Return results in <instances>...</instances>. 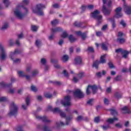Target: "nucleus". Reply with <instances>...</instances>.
I'll use <instances>...</instances> for the list:
<instances>
[{
  "mask_svg": "<svg viewBox=\"0 0 131 131\" xmlns=\"http://www.w3.org/2000/svg\"><path fill=\"white\" fill-rule=\"evenodd\" d=\"M14 14L17 19L22 20L26 15L28 14V9L26 7H23V5L18 4L17 8L14 11Z\"/></svg>",
  "mask_w": 131,
  "mask_h": 131,
  "instance_id": "nucleus-1",
  "label": "nucleus"
},
{
  "mask_svg": "<svg viewBox=\"0 0 131 131\" xmlns=\"http://www.w3.org/2000/svg\"><path fill=\"white\" fill-rule=\"evenodd\" d=\"M102 12L105 16H109L112 11V1L102 0Z\"/></svg>",
  "mask_w": 131,
  "mask_h": 131,
  "instance_id": "nucleus-2",
  "label": "nucleus"
},
{
  "mask_svg": "<svg viewBox=\"0 0 131 131\" xmlns=\"http://www.w3.org/2000/svg\"><path fill=\"white\" fill-rule=\"evenodd\" d=\"M54 112H56V113H59L61 118H66V125H68L69 123H70V121L72 120V118H73V116L72 115L66 117V114L64 112L61 111V110L59 108V107L55 108Z\"/></svg>",
  "mask_w": 131,
  "mask_h": 131,
  "instance_id": "nucleus-3",
  "label": "nucleus"
},
{
  "mask_svg": "<svg viewBox=\"0 0 131 131\" xmlns=\"http://www.w3.org/2000/svg\"><path fill=\"white\" fill-rule=\"evenodd\" d=\"M46 6L42 4H38L36 5V8L33 9V13L35 14H37L39 16H43V11H42V9H45Z\"/></svg>",
  "mask_w": 131,
  "mask_h": 131,
  "instance_id": "nucleus-4",
  "label": "nucleus"
},
{
  "mask_svg": "<svg viewBox=\"0 0 131 131\" xmlns=\"http://www.w3.org/2000/svg\"><path fill=\"white\" fill-rule=\"evenodd\" d=\"M10 112L8 114L9 116H16L18 113V106L14 102H11L10 107Z\"/></svg>",
  "mask_w": 131,
  "mask_h": 131,
  "instance_id": "nucleus-5",
  "label": "nucleus"
},
{
  "mask_svg": "<svg viewBox=\"0 0 131 131\" xmlns=\"http://www.w3.org/2000/svg\"><path fill=\"white\" fill-rule=\"evenodd\" d=\"M91 17L98 20V23L102 22V15H100V11L99 10H95L91 14Z\"/></svg>",
  "mask_w": 131,
  "mask_h": 131,
  "instance_id": "nucleus-6",
  "label": "nucleus"
},
{
  "mask_svg": "<svg viewBox=\"0 0 131 131\" xmlns=\"http://www.w3.org/2000/svg\"><path fill=\"white\" fill-rule=\"evenodd\" d=\"M71 100V97L68 95L64 97V99L61 101V103L64 107H66V106H71V102H70Z\"/></svg>",
  "mask_w": 131,
  "mask_h": 131,
  "instance_id": "nucleus-7",
  "label": "nucleus"
},
{
  "mask_svg": "<svg viewBox=\"0 0 131 131\" xmlns=\"http://www.w3.org/2000/svg\"><path fill=\"white\" fill-rule=\"evenodd\" d=\"M116 53L118 54V53H121V55H122V58L124 59H127V57L128 54H129V52L127 50H123L122 48H119L116 50Z\"/></svg>",
  "mask_w": 131,
  "mask_h": 131,
  "instance_id": "nucleus-8",
  "label": "nucleus"
},
{
  "mask_svg": "<svg viewBox=\"0 0 131 131\" xmlns=\"http://www.w3.org/2000/svg\"><path fill=\"white\" fill-rule=\"evenodd\" d=\"M21 53V51L18 49H16L14 52H11L10 55V58L11 60H12L13 61V63H19L20 61H21V59L17 58L14 60V58H13V57H14V55H16L17 54H20Z\"/></svg>",
  "mask_w": 131,
  "mask_h": 131,
  "instance_id": "nucleus-9",
  "label": "nucleus"
},
{
  "mask_svg": "<svg viewBox=\"0 0 131 131\" xmlns=\"http://www.w3.org/2000/svg\"><path fill=\"white\" fill-rule=\"evenodd\" d=\"M74 96L76 98H78V99H82L84 97L83 93L81 92L80 90L77 89L73 92Z\"/></svg>",
  "mask_w": 131,
  "mask_h": 131,
  "instance_id": "nucleus-10",
  "label": "nucleus"
},
{
  "mask_svg": "<svg viewBox=\"0 0 131 131\" xmlns=\"http://www.w3.org/2000/svg\"><path fill=\"white\" fill-rule=\"evenodd\" d=\"M124 35L123 33H119L118 35V38L116 39L117 42L119 43L120 45H123L124 42H125V39L122 38V37Z\"/></svg>",
  "mask_w": 131,
  "mask_h": 131,
  "instance_id": "nucleus-11",
  "label": "nucleus"
},
{
  "mask_svg": "<svg viewBox=\"0 0 131 131\" xmlns=\"http://www.w3.org/2000/svg\"><path fill=\"white\" fill-rule=\"evenodd\" d=\"M51 31L54 33H56L58 32H62V33H67L66 30H63V29L61 27L54 28L51 29Z\"/></svg>",
  "mask_w": 131,
  "mask_h": 131,
  "instance_id": "nucleus-12",
  "label": "nucleus"
},
{
  "mask_svg": "<svg viewBox=\"0 0 131 131\" xmlns=\"http://www.w3.org/2000/svg\"><path fill=\"white\" fill-rule=\"evenodd\" d=\"M36 119H38L39 120H42L43 122H45V123H50V122H52V121L48 119V117L46 116L41 117L37 116H36Z\"/></svg>",
  "mask_w": 131,
  "mask_h": 131,
  "instance_id": "nucleus-13",
  "label": "nucleus"
},
{
  "mask_svg": "<svg viewBox=\"0 0 131 131\" xmlns=\"http://www.w3.org/2000/svg\"><path fill=\"white\" fill-rule=\"evenodd\" d=\"M124 9L125 11V13L127 15H130L131 14V6L127 5L126 4H124Z\"/></svg>",
  "mask_w": 131,
  "mask_h": 131,
  "instance_id": "nucleus-14",
  "label": "nucleus"
},
{
  "mask_svg": "<svg viewBox=\"0 0 131 131\" xmlns=\"http://www.w3.org/2000/svg\"><path fill=\"white\" fill-rule=\"evenodd\" d=\"M122 9L121 7H118L116 9V18H121L122 16H123L122 13H121V10Z\"/></svg>",
  "mask_w": 131,
  "mask_h": 131,
  "instance_id": "nucleus-15",
  "label": "nucleus"
},
{
  "mask_svg": "<svg viewBox=\"0 0 131 131\" xmlns=\"http://www.w3.org/2000/svg\"><path fill=\"white\" fill-rule=\"evenodd\" d=\"M0 49L1 50V59L2 60H6V57L7 56L5 54V49H4V47L2 44H0Z\"/></svg>",
  "mask_w": 131,
  "mask_h": 131,
  "instance_id": "nucleus-16",
  "label": "nucleus"
},
{
  "mask_svg": "<svg viewBox=\"0 0 131 131\" xmlns=\"http://www.w3.org/2000/svg\"><path fill=\"white\" fill-rule=\"evenodd\" d=\"M82 62V59L80 56H77L75 58V64L76 65H80Z\"/></svg>",
  "mask_w": 131,
  "mask_h": 131,
  "instance_id": "nucleus-17",
  "label": "nucleus"
},
{
  "mask_svg": "<svg viewBox=\"0 0 131 131\" xmlns=\"http://www.w3.org/2000/svg\"><path fill=\"white\" fill-rule=\"evenodd\" d=\"M108 111H110L111 115H113V116H116L118 114V112H117L115 107H113L112 108H110L108 110Z\"/></svg>",
  "mask_w": 131,
  "mask_h": 131,
  "instance_id": "nucleus-18",
  "label": "nucleus"
},
{
  "mask_svg": "<svg viewBox=\"0 0 131 131\" xmlns=\"http://www.w3.org/2000/svg\"><path fill=\"white\" fill-rule=\"evenodd\" d=\"M1 86L2 88H12V83H6L4 82H1L0 83Z\"/></svg>",
  "mask_w": 131,
  "mask_h": 131,
  "instance_id": "nucleus-19",
  "label": "nucleus"
},
{
  "mask_svg": "<svg viewBox=\"0 0 131 131\" xmlns=\"http://www.w3.org/2000/svg\"><path fill=\"white\" fill-rule=\"evenodd\" d=\"M106 54H104L100 57V61H99V63H101V64H105L106 63Z\"/></svg>",
  "mask_w": 131,
  "mask_h": 131,
  "instance_id": "nucleus-20",
  "label": "nucleus"
},
{
  "mask_svg": "<svg viewBox=\"0 0 131 131\" xmlns=\"http://www.w3.org/2000/svg\"><path fill=\"white\" fill-rule=\"evenodd\" d=\"M118 121V118H116V117H114L113 118H108L107 120H106V122H108V123H111L112 124L113 123V122H114L115 121Z\"/></svg>",
  "mask_w": 131,
  "mask_h": 131,
  "instance_id": "nucleus-21",
  "label": "nucleus"
},
{
  "mask_svg": "<svg viewBox=\"0 0 131 131\" xmlns=\"http://www.w3.org/2000/svg\"><path fill=\"white\" fill-rule=\"evenodd\" d=\"M121 110L123 111V113L124 114L129 113V110H128V107H127L126 106H125L123 108H121Z\"/></svg>",
  "mask_w": 131,
  "mask_h": 131,
  "instance_id": "nucleus-22",
  "label": "nucleus"
},
{
  "mask_svg": "<svg viewBox=\"0 0 131 131\" xmlns=\"http://www.w3.org/2000/svg\"><path fill=\"white\" fill-rule=\"evenodd\" d=\"M69 40L70 41V42L73 43L75 42V41H76V38L74 37L73 36V35H70L69 37Z\"/></svg>",
  "mask_w": 131,
  "mask_h": 131,
  "instance_id": "nucleus-23",
  "label": "nucleus"
},
{
  "mask_svg": "<svg viewBox=\"0 0 131 131\" xmlns=\"http://www.w3.org/2000/svg\"><path fill=\"white\" fill-rule=\"evenodd\" d=\"M90 89L92 90V93L93 95H95L97 93V90L98 88L96 85H91Z\"/></svg>",
  "mask_w": 131,
  "mask_h": 131,
  "instance_id": "nucleus-24",
  "label": "nucleus"
},
{
  "mask_svg": "<svg viewBox=\"0 0 131 131\" xmlns=\"http://www.w3.org/2000/svg\"><path fill=\"white\" fill-rule=\"evenodd\" d=\"M69 60V56L67 55H64L61 57V60L62 62H67Z\"/></svg>",
  "mask_w": 131,
  "mask_h": 131,
  "instance_id": "nucleus-25",
  "label": "nucleus"
},
{
  "mask_svg": "<svg viewBox=\"0 0 131 131\" xmlns=\"http://www.w3.org/2000/svg\"><path fill=\"white\" fill-rule=\"evenodd\" d=\"M77 36H81L82 39L84 40L86 38V34L85 33H77Z\"/></svg>",
  "mask_w": 131,
  "mask_h": 131,
  "instance_id": "nucleus-26",
  "label": "nucleus"
},
{
  "mask_svg": "<svg viewBox=\"0 0 131 131\" xmlns=\"http://www.w3.org/2000/svg\"><path fill=\"white\" fill-rule=\"evenodd\" d=\"M99 64H101L100 61H99V60H96L93 62V67H95L96 69H98Z\"/></svg>",
  "mask_w": 131,
  "mask_h": 131,
  "instance_id": "nucleus-27",
  "label": "nucleus"
},
{
  "mask_svg": "<svg viewBox=\"0 0 131 131\" xmlns=\"http://www.w3.org/2000/svg\"><path fill=\"white\" fill-rule=\"evenodd\" d=\"M114 96L116 99H121L122 94H121V93H119V92H116Z\"/></svg>",
  "mask_w": 131,
  "mask_h": 131,
  "instance_id": "nucleus-28",
  "label": "nucleus"
},
{
  "mask_svg": "<svg viewBox=\"0 0 131 131\" xmlns=\"http://www.w3.org/2000/svg\"><path fill=\"white\" fill-rule=\"evenodd\" d=\"M74 26H76V27H82V25H83V23L75 21L74 23Z\"/></svg>",
  "mask_w": 131,
  "mask_h": 131,
  "instance_id": "nucleus-29",
  "label": "nucleus"
},
{
  "mask_svg": "<svg viewBox=\"0 0 131 131\" xmlns=\"http://www.w3.org/2000/svg\"><path fill=\"white\" fill-rule=\"evenodd\" d=\"M42 129L43 131H52V129L50 128V127L47 125H45L42 127Z\"/></svg>",
  "mask_w": 131,
  "mask_h": 131,
  "instance_id": "nucleus-30",
  "label": "nucleus"
},
{
  "mask_svg": "<svg viewBox=\"0 0 131 131\" xmlns=\"http://www.w3.org/2000/svg\"><path fill=\"white\" fill-rule=\"evenodd\" d=\"M3 4H4L6 8H8V7L10 6L11 3L9 0H3Z\"/></svg>",
  "mask_w": 131,
  "mask_h": 131,
  "instance_id": "nucleus-31",
  "label": "nucleus"
},
{
  "mask_svg": "<svg viewBox=\"0 0 131 131\" xmlns=\"http://www.w3.org/2000/svg\"><path fill=\"white\" fill-rule=\"evenodd\" d=\"M115 81H121L122 80V77L121 75H118L114 78Z\"/></svg>",
  "mask_w": 131,
  "mask_h": 131,
  "instance_id": "nucleus-32",
  "label": "nucleus"
},
{
  "mask_svg": "<svg viewBox=\"0 0 131 131\" xmlns=\"http://www.w3.org/2000/svg\"><path fill=\"white\" fill-rule=\"evenodd\" d=\"M45 98H47V99H51L52 97H53V95L50 93H46L44 95Z\"/></svg>",
  "mask_w": 131,
  "mask_h": 131,
  "instance_id": "nucleus-33",
  "label": "nucleus"
},
{
  "mask_svg": "<svg viewBox=\"0 0 131 131\" xmlns=\"http://www.w3.org/2000/svg\"><path fill=\"white\" fill-rule=\"evenodd\" d=\"M101 48L103 51H107L108 50V47H107L106 44H105V43L104 42L102 43Z\"/></svg>",
  "mask_w": 131,
  "mask_h": 131,
  "instance_id": "nucleus-34",
  "label": "nucleus"
},
{
  "mask_svg": "<svg viewBox=\"0 0 131 131\" xmlns=\"http://www.w3.org/2000/svg\"><path fill=\"white\" fill-rule=\"evenodd\" d=\"M28 4H29V0H23V3H20L19 5H21V6H23V8H25L24 5H27Z\"/></svg>",
  "mask_w": 131,
  "mask_h": 131,
  "instance_id": "nucleus-35",
  "label": "nucleus"
},
{
  "mask_svg": "<svg viewBox=\"0 0 131 131\" xmlns=\"http://www.w3.org/2000/svg\"><path fill=\"white\" fill-rule=\"evenodd\" d=\"M58 23H59V20H58L57 19H55V20L51 21V25L52 26H56V25H57V24H58Z\"/></svg>",
  "mask_w": 131,
  "mask_h": 131,
  "instance_id": "nucleus-36",
  "label": "nucleus"
},
{
  "mask_svg": "<svg viewBox=\"0 0 131 131\" xmlns=\"http://www.w3.org/2000/svg\"><path fill=\"white\" fill-rule=\"evenodd\" d=\"M17 74H18V76L19 77H25V75L24 74V73L21 71H17Z\"/></svg>",
  "mask_w": 131,
  "mask_h": 131,
  "instance_id": "nucleus-37",
  "label": "nucleus"
},
{
  "mask_svg": "<svg viewBox=\"0 0 131 131\" xmlns=\"http://www.w3.org/2000/svg\"><path fill=\"white\" fill-rule=\"evenodd\" d=\"M90 89H91V85H88L86 89V94L88 96L91 94V91H90Z\"/></svg>",
  "mask_w": 131,
  "mask_h": 131,
  "instance_id": "nucleus-38",
  "label": "nucleus"
},
{
  "mask_svg": "<svg viewBox=\"0 0 131 131\" xmlns=\"http://www.w3.org/2000/svg\"><path fill=\"white\" fill-rule=\"evenodd\" d=\"M48 110H49V111H51L52 112H53V113H56L57 112H55V109H53V107L52 106L49 105L47 107Z\"/></svg>",
  "mask_w": 131,
  "mask_h": 131,
  "instance_id": "nucleus-39",
  "label": "nucleus"
},
{
  "mask_svg": "<svg viewBox=\"0 0 131 131\" xmlns=\"http://www.w3.org/2000/svg\"><path fill=\"white\" fill-rule=\"evenodd\" d=\"M56 124L58 127L59 126H64L65 125V124L63 122H60L59 123L58 122H56Z\"/></svg>",
  "mask_w": 131,
  "mask_h": 131,
  "instance_id": "nucleus-40",
  "label": "nucleus"
},
{
  "mask_svg": "<svg viewBox=\"0 0 131 131\" xmlns=\"http://www.w3.org/2000/svg\"><path fill=\"white\" fill-rule=\"evenodd\" d=\"M78 77L79 78H82V77H84V72H80L77 75Z\"/></svg>",
  "mask_w": 131,
  "mask_h": 131,
  "instance_id": "nucleus-41",
  "label": "nucleus"
},
{
  "mask_svg": "<svg viewBox=\"0 0 131 131\" xmlns=\"http://www.w3.org/2000/svg\"><path fill=\"white\" fill-rule=\"evenodd\" d=\"M31 90L32 91V92H34L35 93L37 91V89H36V87L34 86V85H32L31 86Z\"/></svg>",
  "mask_w": 131,
  "mask_h": 131,
  "instance_id": "nucleus-42",
  "label": "nucleus"
},
{
  "mask_svg": "<svg viewBox=\"0 0 131 131\" xmlns=\"http://www.w3.org/2000/svg\"><path fill=\"white\" fill-rule=\"evenodd\" d=\"M8 99L6 97H2L0 98V102H6Z\"/></svg>",
  "mask_w": 131,
  "mask_h": 131,
  "instance_id": "nucleus-43",
  "label": "nucleus"
},
{
  "mask_svg": "<svg viewBox=\"0 0 131 131\" xmlns=\"http://www.w3.org/2000/svg\"><path fill=\"white\" fill-rule=\"evenodd\" d=\"M9 27V25L8 24H5L1 28V30H5Z\"/></svg>",
  "mask_w": 131,
  "mask_h": 131,
  "instance_id": "nucleus-44",
  "label": "nucleus"
},
{
  "mask_svg": "<svg viewBox=\"0 0 131 131\" xmlns=\"http://www.w3.org/2000/svg\"><path fill=\"white\" fill-rule=\"evenodd\" d=\"M40 43H41V42L39 40H36L35 42V45L37 48H39V46H40Z\"/></svg>",
  "mask_w": 131,
  "mask_h": 131,
  "instance_id": "nucleus-45",
  "label": "nucleus"
},
{
  "mask_svg": "<svg viewBox=\"0 0 131 131\" xmlns=\"http://www.w3.org/2000/svg\"><path fill=\"white\" fill-rule=\"evenodd\" d=\"M88 52H90V53H94L95 52V50H94V48L93 47H88Z\"/></svg>",
  "mask_w": 131,
  "mask_h": 131,
  "instance_id": "nucleus-46",
  "label": "nucleus"
},
{
  "mask_svg": "<svg viewBox=\"0 0 131 131\" xmlns=\"http://www.w3.org/2000/svg\"><path fill=\"white\" fill-rule=\"evenodd\" d=\"M55 36V34L52 33L50 36H49L48 38L49 40H53L54 39V37Z\"/></svg>",
  "mask_w": 131,
  "mask_h": 131,
  "instance_id": "nucleus-47",
  "label": "nucleus"
},
{
  "mask_svg": "<svg viewBox=\"0 0 131 131\" xmlns=\"http://www.w3.org/2000/svg\"><path fill=\"white\" fill-rule=\"evenodd\" d=\"M94 122L96 123H99L100 122V117H96L94 119Z\"/></svg>",
  "mask_w": 131,
  "mask_h": 131,
  "instance_id": "nucleus-48",
  "label": "nucleus"
},
{
  "mask_svg": "<svg viewBox=\"0 0 131 131\" xmlns=\"http://www.w3.org/2000/svg\"><path fill=\"white\" fill-rule=\"evenodd\" d=\"M68 33H62L61 35V37L62 38H66V37H68Z\"/></svg>",
  "mask_w": 131,
  "mask_h": 131,
  "instance_id": "nucleus-49",
  "label": "nucleus"
},
{
  "mask_svg": "<svg viewBox=\"0 0 131 131\" xmlns=\"http://www.w3.org/2000/svg\"><path fill=\"white\" fill-rule=\"evenodd\" d=\"M83 120V117H82V116H79L76 118L77 121H80V120Z\"/></svg>",
  "mask_w": 131,
  "mask_h": 131,
  "instance_id": "nucleus-50",
  "label": "nucleus"
},
{
  "mask_svg": "<svg viewBox=\"0 0 131 131\" xmlns=\"http://www.w3.org/2000/svg\"><path fill=\"white\" fill-rule=\"evenodd\" d=\"M107 28H108V25H104L102 26L101 30H102V31H105Z\"/></svg>",
  "mask_w": 131,
  "mask_h": 131,
  "instance_id": "nucleus-51",
  "label": "nucleus"
},
{
  "mask_svg": "<svg viewBox=\"0 0 131 131\" xmlns=\"http://www.w3.org/2000/svg\"><path fill=\"white\" fill-rule=\"evenodd\" d=\"M26 103L27 106H28L30 103V98L27 97L26 99Z\"/></svg>",
  "mask_w": 131,
  "mask_h": 131,
  "instance_id": "nucleus-52",
  "label": "nucleus"
},
{
  "mask_svg": "<svg viewBox=\"0 0 131 131\" xmlns=\"http://www.w3.org/2000/svg\"><path fill=\"white\" fill-rule=\"evenodd\" d=\"M41 63L42 64V65H46L47 64V60L45 58H42L41 59Z\"/></svg>",
  "mask_w": 131,
  "mask_h": 131,
  "instance_id": "nucleus-53",
  "label": "nucleus"
},
{
  "mask_svg": "<svg viewBox=\"0 0 131 131\" xmlns=\"http://www.w3.org/2000/svg\"><path fill=\"white\" fill-rule=\"evenodd\" d=\"M108 21L111 22V23H114L115 22V19L114 17L109 18L107 19Z\"/></svg>",
  "mask_w": 131,
  "mask_h": 131,
  "instance_id": "nucleus-54",
  "label": "nucleus"
},
{
  "mask_svg": "<svg viewBox=\"0 0 131 131\" xmlns=\"http://www.w3.org/2000/svg\"><path fill=\"white\" fill-rule=\"evenodd\" d=\"M36 74H38V71H37V70H35L32 72V76H35Z\"/></svg>",
  "mask_w": 131,
  "mask_h": 131,
  "instance_id": "nucleus-55",
  "label": "nucleus"
},
{
  "mask_svg": "<svg viewBox=\"0 0 131 131\" xmlns=\"http://www.w3.org/2000/svg\"><path fill=\"white\" fill-rule=\"evenodd\" d=\"M93 101H94V99H90L89 100H88L87 101V104L92 106V105H93V104H92Z\"/></svg>",
  "mask_w": 131,
  "mask_h": 131,
  "instance_id": "nucleus-56",
  "label": "nucleus"
},
{
  "mask_svg": "<svg viewBox=\"0 0 131 131\" xmlns=\"http://www.w3.org/2000/svg\"><path fill=\"white\" fill-rule=\"evenodd\" d=\"M102 128L103 129V130H107V129L110 128V126L109 125H107V126L103 125L102 126Z\"/></svg>",
  "mask_w": 131,
  "mask_h": 131,
  "instance_id": "nucleus-57",
  "label": "nucleus"
},
{
  "mask_svg": "<svg viewBox=\"0 0 131 131\" xmlns=\"http://www.w3.org/2000/svg\"><path fill=\"white\" fill-rule=\"evenodd\" d=\"M120 24L123 27H125V26H126V24H125V22L123 20L121 21Z\"/></svg>",
  "mask_w": 131,
  "mask_h": 131,
  "instance_id": "nucleus-58",
  "label": "nucleus"
},
{
  "mask_svg": "<svg viewBox=\"0 0 131 131\" xmlns=\"http://www.w3.org/2000/svg\"><path fill=\"white\" fill-rule=\"evenodd\" d=\"M63 74H64V76L66 77H69V74L68 73L67 71H66L65 70L63 71Z\"/></svg>",
  "mask_w": 131,
  "mask_h": 131,
  "instance_id": "nucleus-59",
  "label": "nucleus"
},
{
  "mask_svg": "<svg viewBox=\"0 0 131 131\" xmlns=\"http://www.w3.org/2000/svg\"><path fill=\"white\" fill-rule=\"evenodd\" d=\"M18 39H21V38H23L24 37V35L23 33L18 34L17 35Z\"/></svg>",
  "mask_w": 131,
  "mask_h": 131,
  "instance_id": "nucleus-60",
  "label": "nucleus"
},
{
  "mask_svg": "<svg viewBox=\"0 0 131 131\" xmlns=\"http://www.w3.org/2000/svg\"><path fill=\"white\" fill-rule=\"evenodd\" d=\"M108 65L110 68H111V69H112V68H114V65L113 64V63H112V62H108Z\"/></svg>",
  "mask_w": 131,
  "mask_h": 131,
  "instance_id": "nucleus-61",
  "label": "nucleus"
},
{
  "mask_svg": "<svg viewBox=\"0 0 131 131\" xmlns=\"http://www.w3.org/2000/svg\"><path fill=\"white\" fill-rule=\"evenodd\" d=\"M104 103L105 105H109V100L107 98H104Z\"/></svg>",
  "mask_w": 131,
  "mask_h": 131,
  "instance_id": "nucleus-62",
  "label": "nucleus"
},
{
  "mask_svg": "<svg viewBox=\"0 0 131 131\" xmlns=\"http://www.w3.org/2000/svg\"><path fill=\"white\" fill-rule=\"evenodd\" d=\"M32 30H33V31H36L37 30V27L35 26H32Z\"/></svg>",
  "mask_w": 131,
  "mask_h": 131,
  "instance_id": "nucleus-63",
  "label": "nucleus"
},
{
  "mask_svg": "<svg viewBox=\"0 0 131 131\" xmlns=\"http://www.w3.org/2000/svg\"><path fill=\"white\" fill-rule=\"evenodd\" d=\"M128 69L125 68H123L122 70V72H123V73H125V72H128Z\"/></svg>",
  "mask_w": 131,
  "mask_h": 131,
  "instance_id": "nucleus-64",
  "label": "nucleus"
}]
</instances>
